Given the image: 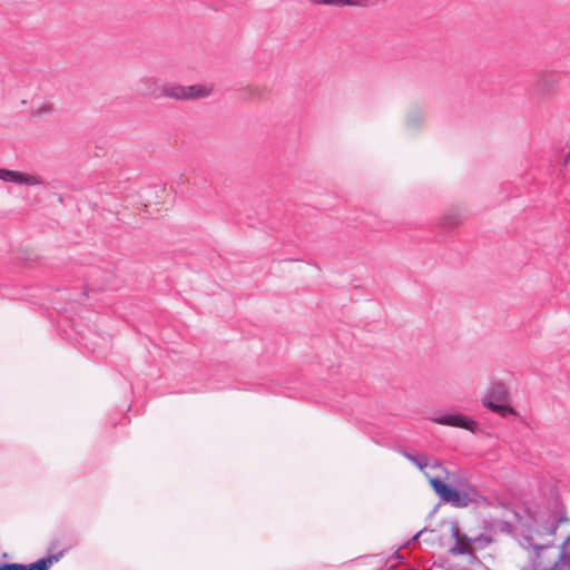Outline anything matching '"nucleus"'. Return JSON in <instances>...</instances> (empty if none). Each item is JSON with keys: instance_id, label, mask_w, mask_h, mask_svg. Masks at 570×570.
<instances>
[{"instance_id": "obj_6", "label": "nucleus", "mask_w": 570, "mask_h": 570, "mask_svg": "<svg viewBox=\"0 0 570 570\" xmlns=\"http://www.w3.org/2000/svg\"><path fill=\"white\" fill-rule=\"evenodd\" d=\"M482 400H491L492 402L495 403L509 402L508 389L502 383L493 384Z\"/></svg>"}, {"instance_id": "obj_13", "label": "nucleus", "mask_w": 570, "mask_h": 570, "mask_svg": "<svg viewBox=\"0 0 570 570\" xmlns=\"http://www.w3.org/2000/svg\"><path fill=\"white\" fill-rule=\"evenodd\" d=\"M0 570H26V566L19 563H4L0 566Z\"/></svg>"}, {"instance_id": "obj_8", "label": "nucleus", "mask_w": 570, "mask_h": 570, "mask_svg": "<svg viewBox=\"0 0 570 570\" xmlns=\"http://www.w3.org/2000/svg\"><path fill=\"white\" fill-rule=\"evenodd\" d=\"M168 82H164L161 81L160 79L158 78H148L146 80V92L149 97L151 98H155V99H158V98H166L163 94H161V87L160 86H164V85H167Z\"/></svg>"}, {"instance_id": "obj_15", "label": "nucleus", "mask_w": 570, "mask_h": 570, "mask_svg": "<svg viewBox=\"0 0 570 570\" xmlns=\"http://www.w3.org/2000/svg\"><path fill=\"white\" fill-rule=\"evenodd\" d=\"M425 472H429L432 475L440 473L441 474V482H443V480H445L446 475H448V471L446 470H445V473H442L440 470H431V469H426Z\"/></svg>"}, {"instance_id": "obj_11", "label": "nucleus", "mask_w": 570, "mask_h": 570, "mask_svg": "<svg viewBox=\"0 0 570 570\" xmlns=\"http://www.w3.org/2000/svg\"><path fill=\"white\" fill-rule=\"evenodd\" d=\"M335 7H356L364 8L367 7L371 0H335Z\"/></svg>"}, {"instance_id": "obj_3", "label": "nucleus", "mask_w": 570, "mask_h": 570, "mask_svg": "<svg viewBox=\"0 0 570 570\" xmlns=\"http://www.w3.org/2000/svg\"><path fill=\"white\" fill-rule=\"evenodd\" d=\"M0 179L3 181H10L27 186H40L43 184L42 179L39 176L3 168H0Z\"/></svg>"}, {"instance_id": "obj_2", "label": "nucleus", "mask_w": 570, "mask_h": 570, "mask_svg": "<svg viewBox=\"0 0 570 570\" xmlns=\"http://www.w3.org/2000/svg\"><path fill=\"white\" fill-rule=\"evenodd\" d=\"M425 478L435 491V493L448 504L455 508H465L475 501V492L473 490L458 491L441 482V474H430L425 472Z\"/></svg>"}, {"instance_id": "obj_7", "label": "nucleus", "mask_w": 570, "mask_h": 570, "mask_svg": "<svg viewBox=\"0 0 570 570\" xmlns=\"http://www.w3.org/2000/svg\"><path fill=\"white\" fill-rule=\"evenodd\" d=\"M409 459L423 473H424V471H426V469L440 470L442 473H445V469L443 468L442 463L439 460L430 461L426 456H422V458L410 456Z\"/></svg>"}, {"instance_id": "obj_12", "label": "nucleus", "mask_w": 570, "mask_h": 570, "mask_svg": "<svg viewBox=\"0 0 570 570\" xmlns=\"http://www.w3.org/2000/svg\"><path fill=\"white\" fill-rule=\"evenodd\" d=\"M456 538H458V547H455L453 549V552L455 553H471V546H470V542L469 540H466L465 538H461L459 537L458 532L455 533Z\"/></svg>"}, {"instance_id": "obj_14", "label": "nucleus", "mask_w": 570, "mask_h": 570, "mask_svg": "<svg viewBox=\"0 0 570 570\" xmlns=\"http://www.w3.org/2000/svg\"><path fill=\"white\" fill-rule=\"evenodd\" d=\"M309 3L315 6H334L335 7V0H308Z\"/></svg>"}, {"instance_id": "obj_16", "label": "nucleus", "mask_w": 570, "mask_h": 570, "mask_svg": "<svg viewBox=\"0 0 570 570\" xmlns=\"http://www.w3.org/2000/svg\"><path fill=\"white\" fill-rule=\"evenodd\" d=\"M26 104H27V100H26V99L20 100V105H22V106H23V105H26Z\"/></svg>"}, {"instance_id": "obj_5", "label": "nucleus", "mask_w": 570, "mask_h": 570, "mask_svg": "<svg viewBox=\"0 0 570 570\" xmlns=\"http://www.w3.org/2000/svg\"><path fill=\"white\" fill-rule=\"evenodd\" d=\"M55 112V105L49 100H42L30 108L29 117L32 119H42Z\"/></svg>"}, {"instance_id": "obj_4", "label": "nucleus", "mask_w": 570, "mask_h": 570, "mask_svg": "<svg viewBox=\"0 0 570 570\" xmlns=\"http://www.w3.org/2000/svg\"><path fill=\"white\" fill-rule=\"evenodd\" d=\"M438 424L449 425L454 428H462L468 431L474 432L478 428L475 421L469 419L463 414H449L434 420Z\"/></svg>"}, {"instance_id": "obj_10", "label": "nucleus", "mask_w": 570, "mask_h": 570, "mask_svg": "<svg viewBox=\"0 0 570 570\" xmlns=\"http://www.w3.org/2000/svg\"><path fill=\"white\" fill-rule=\"evenodd\" d=\"M57 561L58 557L51 556L26 566V570H48Z\"/></svg>"}, {"instance_id": "obj_1", "label": "nucleus", "mask_w": 570, "mask_h": 570, "mask_svg": "<svg viewBox=\"0 0 570 570\" xmlns=\"http://www.w3.org/2000/svg\"><path fill=\"white\" fill-rule=\"evenodd\" d=\"M161 87V94L167 99L177 101L203 100L212 97L216 91V86L212 81L191 83L188 86L179 82L167 83Z\"/></svg>"}, {"instance_id": "obj_9", "label": "nucleus", "mask_w": 570, "mask_h": 570, "mask_svg": "<svg viewBox=\"0 0 570 570\" xmlns=\"http://www.w3.org/2000/svg\"><path fill=\"white\" fill-rule=\"evenodd\" d=\"M482 403L485 407L492 410L493 412L498 413L501 416H507L508 414H515V411L513 407L509 405V402H500L495 403L491 400H482Z\"/></svg>"}]
</instances>
